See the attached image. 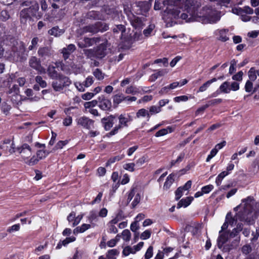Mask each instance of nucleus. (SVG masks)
<instances>
[{
    "label": "nucleus",
    "instance_id": "obj_29",
    "mask_svg": "<svg viewBox=\"0 0 259 259\" xmlns=\"http://www.w3.org/2000/svg\"><path fill=\"white\" fill-rule=\"evenodd\" d=\"M229 174V172L225 171V170L221 172L216 178L215 183H216L217 185L218 186H220L221 184L223 179L225 177L228 176Z\"/></svg>",
    "mask_w": 259,
    "mask_h": 259
},
{
    "label": "nucleus",
    "instance_id": "obj_63",
    "mask_svg": "<svg viewBox=\"0 0 259 259\" xmlns=\"http://www.w3.org/2000/svg\"><path fill=\"white\" fill-rule=\"evenodd\" d=\"M243 73L242 71L238 72L237 74L232 76V79L234 80L241 81Z\"/></svg>",
    "mask_w": 259,
    "mask_h": 259
},
{
    "label": "nucleus",
    "instance_id": "obj_37",
    "mask_svg": "<svg viewBox=\"0 0 259 259\" xmlns=\"http://www.w3.org/2000/svg\"><path fill=\"white\" fill-rule=\"evenodd\" d=\"M87 17L90 19H102V17L100 15L99 13L93 11L89 12L87 14Z\"/></svg>",
    "mask_w": 259,
    "mask_h": 259
},
{
    "label": "nucleus",
    "instance_id": "obj_62",
    "mask_svg": "<svg viewBox=\"0 0 259 259\" xmlns=\"http://www.w3.org/2000/svg\"><path fill=\"white\" fill-rule=\"evenodd\" d=\"M184 194V191L181 187H179L175 192L176 199H179Z\"/></svg>",
    "mask_w": 259,
    "mask_h": 259
},
{
    "label": "nucleus",
    "instance_id": "obj_64",
    "mask_svg": "<svg viewBox=\"0 0 259 259\" xmlns=\"http://www.w3.org/2000/svg\"><path fill=\"white\" fill-rule=\"evenodd\" d=\"M94 80L93 77L89 76L84 81V86L86 88H88L90 87L93 83Z\"/></svg>",
    "mask_w": 259,
    "mask_h": 259
},
{
    "label": "nucleus",
    "instance_id": "obj_7",
    "mask_svg": "<svg viewBox=\"0 0 259 259\" xmlns=\"http://www.w3.org/2000/svg\"><path fill=\"white\" fill-rule=\"evenodd\" d=\"M239 89V83L237 82H224L219 87L220 93L229 94L231 91H236Z\"/></svg>",
    "mask_w": 259,
    "mask_h": 259
},
{
    "label": "nucleus",
    "instance_id": "obj_26",
    "mask_svg": "<svg viewBox=\"0 0 259 259\" xmlns=\"http://www.w3.org/2000/svg\"><path fill=\"white\" fill-rule=\"evenodd\" d=\"M7 94L11 95L12 96H14L17 99V97L19 94V89L18 87L15 84L9 88V90L7 91Z\"/></svg>",
    "mask_w": 259,
    "mask_h": 259
},
{
    "label": "nucleus",
    "instance_id": "obj_22",
    "mask_svg": "<svg viewBox=\"0 0 259 259\" xmlns=\"http://www.w3.org/2000/svg\"><path fill=\"white\" fill-rule=\"evenodd\" d=\"M92 227V225L90 224H83L79 227L75 228L73 231V234L77 235L78 233H82L84 232L87 230L90 229Z\"/></svg>",
    "mask_w": 259,
    "mask_h": 259
},
{
    "label": "nucleus",
    "instance_id": "obj_18",
    "mask_svg": "<svg viewBox=\"0 0 259 259\" xmlns=\"http://www.w3.org/2000/svg\"><path fill=\"white\" fill-rule=\"evenodd\" d=\"M108 26L106 25L104 26V28L103 30H101L97 26L95 25H90L86 26L84 27L82 29V32L83 33H86V32H91V33H96L100 30L102 31H106L107 30Z\"/></svg>",
    "mask_w": 259,
    "mask_h": 259
},
{
    "label": "nucleus",
    "instance_id": "obj_58",
    "mask_svg": "<svg viewBox=\"0 0 259 259\" xmlns=\"http://www.w3.org/2000/svg\"><path fill=\"white\" fill-rule=\"evenodd\" d=\"M217 150H216L214 148H213L211 151L210 152L209 154L207 156L206 158V162H209L210 159H211L213 157H214L218 153Z\"/></svg>",
    "mask_w": 259,
    "mask_h": 259
},
{
    "label": "nucleus",
    "instance_id": "obj_12",
    "mask_svg": "<svg viewBox=\"0 0 259 259\" xmlns=\"http://www.w3.org/2000/svg\"><path fill=\"white\" fill-rule=\"evenodd\" d=\"M100 101L99 107L103 110H108L111 107V102L107 99H105L104 96H101L99 98Z\"/></svg>",
    "mask_w": 259,
    "mask_h": 259
},
{
    "label": "nucleus",
    "instance_id": "obj_49",
    "mask_svg": "<svg viewBox=\"0 0 259 259\" xmlns=\"http://www.w3.org/2000/svg\"><path fill=\"white\" fill-rule=\"evenodd\" d=\"M93 74L98 80H102L104 78V74L99 69H96Z\"/></svg>",
    "mask_w": 259,
    "mask_h": 259
},
{
    "label": "nucleus",
    "instance_id": "obj_56",
    "mask_svg": "<svg viewBox=\"0 0 259 259\" xmlns=\"http://www.w3.org/2000/svg\"><path fill=\"white\" fill-rule=\"evenodd\" d=\"M213 189V186L212 185H208L203 187L201 190L203 194H208Z\"/></svg>",
    "mask_w": 259,
    "mask_h": 259
},
{
    "label": "nucleus",
    "instance_id": "obj_28",
    "mask_svg": "<svg viewBox=\"0 0 259 259\" xmlns=\"http://www.w3.org/2000/svg\"><path fill=\"white\" fill-rule=\"evenodd\" d=\"M174 182V175L172 174H170L166 178V180L163 186V189L165 190H168Z\"/></svg>",
    "mask_w": 259,
    "mask_h": 259
},
{
    "label": "nucleus",
    "instance_id": "obj_15",
    "mask_svg": "<svg viewBox=\"0 0 259 259\" xmlns=\"http://www.w3.org/2000/svg\"><path fill=\"white\" fill-rule=\"evenodd\" d=\"M75 45L70 44L67 47V48H64L62 50L61 53H62L63 58L65 60L67 59L70 55L75 51Z\"/></svg>",
    "mask_w": 259,
    "mask_h": 259
},
{
    "label": "nucleus",
    "instance_id": "obj_25",
    "mask_svg": "<svg viewBox=\"0 0 259 259\" xmlns=\"http://www.w3.org/2000/svg\"><path fill=\"white\" fill-rule=\"evenodd\" d=\"M217 80V79L216 78H213L209 80H207L199 87L197 92H203L205 91L211 83L215 82Z\"/></svg>",
    "mask_w": 259,
    "mask_h": 259
},
{
    "label": "nucleus",
    "instance_id": "obj_52",
    "mask_svg": "<svg viewBox=\"0 0 259 259\" xmlns=\"http://www.w3.org/2000/svg\"><path fill=\"white\" fill-rule=\"evenodd\" d=\"M153 248L152 246H150L147 249L146 253L145 254V259H150L153 256Z\"/></svg>",
    "mask_w": 259,
    "mask_h": 259
},
{
    "label": "nucleus",
    "instance_id": "obj_3",
    "mask_svg": "<svg viewBox=\"0 0 259 259\" xmlns=\"http://www.w3.org/2000/svg\"><path fill=\"white\" fill-rule=\"evenodd\" d=\"M243 230L242 224H238L236 228H234L231 232L228 231L226 230H222L219 231V236L218 238V246L221 249L223 245L232 238H235V241L237 243L240 241V236L239 233Z\"/></svg>",
    "mask_w": 259,
    "mask_h": 259
},
{
    "label": "nucleus",
    "instance_id": "obj_17",
    "mask_svg": "<svg viewBox=\"0 0 259 259\" xmlns=\"http://www.w3.org/2000/svg\"><path fill=\"white\" fill-rule=\"evenodd\" d=\"M168 71L166 69H160L155 70V72L153 73L149 77V80L150 81H154L158 78L164 76L165 74H167Z\"/></svg>",
    "mask_w": 259,
    "mask_h": 259
},
{
    "label": "nucleus",
    "instance_id": "obj_11",
    "mask_svg": "<svg viewBox=\"0 0 259 259\" xmlns=\"http://www.w3.org/2000/svg\"><path fill=\"white\" fill-rule=\"evenodd\" d=\"M115 117L114 115H110L102 119V122L106 131L109 130L113 125Z\"/></svg>",
    "mask_w": 259,
    "mask_h": 259
},
{
    "label": "nucleus",
    "instance_id": "obj_23",
    "mask_svg": "<svg viewBox=\"0 0 259 259\" xmlns=\"http://www.w3.org/2000/svg\"><path fill=\"white\" fill-rule=\"evenodd\" d=\"M74 64L71 63L70 64H66L62 66V70L65 72L66 73H71L72 72L76 73L77 70Z\"/></svg>",
    "mask_w": 259,
    "mask_h": 259
},
{
    "label": "nucleus",
    "instance_id": "obj_43",
    "mask_svg": "<svg viewBox=\"0 0 259 259\" xmlns=\"http://www.w3.org/2000/svg\"><path fill=\"white\" fill-rule=\"evenodd\" d=\"M141 199V194L138 192H136V194L135 195V196L134 197V200L132 202V205L133 207H135L138 205V204L140 202Z\"/></svg>",
    "mask_w": 259,
    "mask_h": 259
},
{
    "label": "nucleus",
    "instance_id": "obj_20",
    "mask_svg": "<svg viewBox=\"0 0 259 259\" xmlns=\"http://www.w3.org/2000/svg\"><path fill=\"white\" fill-rule=\"evenodd\" d=\"M131 23L134 27L138 29H141L143 25L142 20L140 18L136 16H134L133 19H131Z\"/></svg>",
    "mask_w": 259,
    "mask_h": 259
},
{
    "label": "nucleus",
    "instance_id": "obj_27",
    "mask_svg": "<svg viewBox=\"0 0 259 259\" xmlns=\"http://www.w3.org/2000/svg\"><path fill=\"white\" fill-rule=\"evenodd\" d=\"M48 32L51 35L58 37L63 34L64 31L63 29H59L58 27L56 26L49 30Z\"/></svg>",
    "mask_w": 259,
    "mask_h": 259
},
{
    "label": "nucleus",
    "instance_id": "obj_42",
    "mask_svg": "<svg viewBox=\"0 0 259 259\" xmlns=\"http://www.w3.org/2000/svg\"><path fill=\"white\" fill-rule=\"evenodd\" d=\"M35 80L41 88H45L47 87V83L46 81L43 80L42 78L40 76H36Z\"/></svg>",
    "mask_w": 259,
    "mask_h": 259
},
{
    "label": "nucleus",
    "instance_id": "obj_46",
    "mask_svg": "<svg viewBox=\"0 0 259 259\" xmlns=\"http://www.w3.org/2000/svg\"><path fill=\"white\" fill-rule=\"evenodd\" d=\"M123 101H125V98L122 95H116L113 97V103L114 104H118Z\"/></svg>",
    "mask_w": 259,
    "mask_h": 259
},
{
    "label": "nucleus",
    "instance_id": "obj_6",
    "mask_svg": "<svg viewBox=\"0 0 259 259\" xmlns=\"http://www.w3.org/2000/svg\"><path fill=\"white\" fill-rule=\"evenodd\" d=\"M119 124L116 125L113 129L109 133L110 136H113L116 134L119 130L127 127L128 122L132 120V117L128 114H121L118 117Z\"/></svg>",
    "mask_w": 259,
    "mask_h": 259
},
{
    "label": "nucleus",
    "instance_id": "obj_10",
    "mask_svg": "<svg viewBox=\"0 0 259 259\" xmlns=\"http://www.w3.org/2000/svg\"><path fill=\"white\" fill-rule=\"evenodd\" d=\"M77 124L87 129H90L93 125L94 121L85 116H82L77 119Z\"/></svg>",
    "mask_w": 259,
    "mask_h": 259
},
{
    "label": "nucleus",
    "instance_id": "obj_57",
    "mask_svg": "<svg viewBox=\"0 0 259 259\" xmlns=\"http://www.w3.org/2000/svg\"><path fill=\"white\" fill-rule=\"evenodd\" d=\"M76 240V238L74 236H71L69 237H67L64 240H62L63 246H66L67 244L71 242H73L75 241Z\"/></svg>",
    "mask_w": 259,
    "mask_h": 259
},
{
    "label": "nucleus",
    "instance_id": "obj_51",
    "mask_svg": "<svg viewBox=\"0 0 259 259\" xmlns=\"http://www.w3.org/2000/svg\"><path fill=\"white\" fill-rule=\"evenodd\" d=\"M48 154L46 151L40 150L37 151L36 156L39 160L45 158L47 156Z\"/></svg>",
    "mask_w": 259,
    "mask_h": 259
},
{
    "label": "nucleus",
    "instance_id": "obj_59",
    "mask_svg": "<svg viewBox=\"0 0 259 259\" xmlns=\"http://www.w3.org/2000/svg\"><path fill=\"white\" fill-rule=\"evenodd\" d=\"M0 17L3 21H5L10 18V15L7 11H2L0 13Z\"/></svg>",
    "mask_w": 259,
    "mask_h": 259
},
{
    "label": "nucleus",
    "instance_id": "obj_8",
    "mask_svg": "<svg viewBox=\"0 0 259 259\" xmlns=\"http://www.w3.org/2000/svg\"><path fill=\"white\" fill-rule=\"evenodd\" d=\"M17 151L21 154L24 162L30 157L32 154L31 147L26 143L23 144L20 147H17Z\"/></svg>",
    "mask_w": 259,
    "mask_h": 259
},
{
    "label": "nucleus",
    "instance_id": "obj_48",
    "mask_svg": "<svg viewBox=\"0 0 259 259\" xmlns=\"http://www.w3.org/2000/svg\"><path fill=\"white\" fill-rule=\"evenodd\" d=\"M88 221L90 223H92L94 221H96L98 219V215L95 211H92L90 212L88 217Z\"/></svg>",
    "mask_w": 259,
    "mask_h": 259
},
{
    "label": "nucleus",
    "instance_id": "obj_55",
    "mask_svg": "<svg viewBox=\"0 0 259 259\" xmlns=\"http://www.w3.org/2000/svg\"><path fill=\"white\" fill-rule=\"evenodd\" d=\"M151 235V232L149 230H147L141 234L140 238L141 239L146 240L149 239Z\"/></svg>",
    "mask_w": 259,
    "mask_h": 259
},
{
    "label": "nucleus",
    "instance_id": "obj_44",
    "mask_svg": "<svg viewBox=\"0 0 259 259\" xmlns=\"http://www.w3.org/2000/svg\"><path fill=\"white\" fill-rule=\"evenodd\" d=\"M161 111L160 107L157 106H152L149 108V113H150V116L151 115H153L155 114H157L159 113Z\"/></svg>",
    "mask_w": 259,
    "mask_h": 259
},
{
    "label": "nucleus",
    "instance_id": "obj_2",
    "mask_svg": "<svg viewBox=\"0 0 259 259\" xmlns=\"http://www.w3.org/2000/svg\"><path fill=\"white\" fill-rule=\"evenodd\" d=\"M241 208L243 209V214L239 211L233 217L231 212L227 214L225 222L222 226V230H227L229 225L231 227L234 226L238 220L244 221L247 225H252L254 223L255 220L258 215L259 204L255 203L253 198L249 196L242 200L240 205L235 207L234 210L236 212Z\"/></svg>",
    "mask_w": 259,
    "mask_h": 259
},
{
    "label": "nucleus",
    "instance_id": "obj_21",
    "mask_svg": "<svg viewBox=\"0 0 259 259\" xmlns=\"http://www.w3.org/2000/svg\"><path fill=\"white\" fill-rule=\"evenodd\" d=\"M193 200V197H187L181 199L177 205V208H180L182 207H186L189 205Z\"/></svg>",
    "mask_w": 259,
    "mask_h": 259
},
{
    "label": "nucleus",
    "instance_id": "obj_40",
    "mask_svg": "<svg viewBox=\"0 0 259 259\" xmlns=\"http://www.w3.org/2000/svg\"><path fill=\"white\" fill-rule=\"evenodd\" d=\"M191 97L192 96L191 95H190L189 97L186 95H183L175 97L174 98V101L176 103H180L181 102H186L189 100V98Z\"/></svg>",
    "mask_w": 259,
    "mask_h": 259
},
{
    "label": "nucleus",
    "instance_id": "obj_45",
    "mask_svg": "<svg viewBox=\"0 0 259 259\" xmlns=\"http://www.w3.org/2000/svg\"><path fill=\"white\" fill-rule=\"evenodd\" d=\"M135 163L133 162L127 163L123 165L124 169L130 172H133L135 170Z\"/></svg>",
    "mask_w": 259,
    "mask_h": 259
},
{
    "label": "nucleus",
    "instance_id": "obj_14",
    "mask_svg": "<svg viewBox=\"0 0 259 259\" xmlns=\"http://www.w3.org/2000/svg\"><path fill=\"white\" fill-rule=\"evenodd\" d=\"M96 58H102L106 54V43L101 44L96 49Z\"/></svg>",
    "mask_w": 259,
    "mask_h": 259
},
{
    "label": "nucleus",
    "instance_id": "obj_16",
    "mask_svg": "<svg viewBox=\"0 0 259 259\" xmlns=\"http://www.w3.org/2000/svg\"><path fill=\"white\" fill-rule=\"evenodd\" d=\"M47 73L49 76L53 79H58L60 76H63L62 74L58 73L55 69V67L53 65H49L48 66Z\"/></svg>",
    "mask_w": 259,
    "mask_h": 259
},
{
    "label": "nucleus",
    "instance_id": "obj_24",
    "mask_svg": "<svg viewBox=\"0 0 259 259\" xmlns=\"http://www.w3.org/2000/svg\"><path fill=\"white\" fill-rule=\"evenodd\" d=\"M53 51L48 47L40 48L38 51V54L42 57H50L52 55Z\"/></svg>",
    "mask_w": 259,
    "mask_h": 259
},
{
    "label": "nucleus",
    "instance_id": "obj_13",
    "mask_svg": "<svg viewBox=\"0 0 259 259\" xmlns=\"http://www.w3.org/2000/svg\"><path fill=\"white\" fill-rule=\"evenodd\" d=\"M98 40V39L97 38H89L85 37L83 40L79 41L78 45L80 48L88 47L96 43Z\"/></svg>",
    "mask_w": 259,
    "mask_h": 259
},
{
    "label": "nucleus",
    "instance_id": "obj_54",
    "mask_svg": "<svg viewBox=\"0 0 259 259\" xmlns=\"http://www.w3.org/2000/svg\"><path fill=\"white\" fill-rule=\"evenodd\" d=\"M245 91L248 93L253 91V83L250 80H247L245 85Z\"/></svg>",
    "mask_w": 259,
    "mask_h": 259
},
{
    "label": "nucleus",
    "instance_id": "obj_31",
    "mask_svg": "<svg viewBox=\"0 0 259 259\" xmlns=\"http://www.w3.org/2000/svg\"><path fill=\"white\" fill-rule=\"evenodd\" d=\"M173 131L172 129L170 127H167L166 128H163L159 131H158L156 134L155 136L156 137H159L161 136H164L167 134L168 133H171Z\"/></svg>",
    "mask_w": 259,
    "mask_h": 259
},
{
    "label": "nucleus",
    "instance_id": "obj_5",
    "mask_svg": "<svg viewBox=\"0 0 259 259\" xmlns=\"http://www.w3.org/2000/svg\"><path fill=\"white\" fill-rule=\"evenodd\" d=\"M71 81L69 77L65 76H60L52 82V87L55 92H61L64 88L69 86Z\"/></svg>",
    "mask_w": 259,
    "mask_h": 259
},
{
    "label": "nucleus",
    "instance_id": "obj_60",
    "mask_svg": "<svg viewBox=\"0 0 259 259\" xmlns=\"http://www.w3.org/2000/svg\"><path fill=\"white\" fill-rule=\"evenodd\" d=\"M74 85L75 86L77 90L79 92H83L84 91V83H82L80 82H74Z\"/></svg>",
    "mask_w": 259,
    "mask_h": 259
},
{
    "label": "nucleus",
    "instance_id": "obj_47",
    "mask_svg": "<svg viewBox=\"0 0 259 259\" xmlns=\"http://www.w3.org/2000/svg\"><path fill=\"white\" fill-rule=\"evenodd\" d=\"M155 28V25L154 24H150L149 26H148V27L146 29H145L144 31H143V33L145 35V36H149L151 35L152 32L153 31V30H154Z\"/></svg>",
    "mask_w": 259,
    "mask_h": 259
},
{
    "label": "nucleus",
    "instance_id": "obj_32",
    "mask_svg": "<svg viewBox=\"0 0 259 259\" xmlns=\"http://www.w3.org/2000/svg\"><path fill=\"white\" fill-rule=\"evenodd\" d=\"M39 159L37 158L36 156L33 155L31 158L29 157L25 160L24 162L29 166H32L37 163Z\"/></svg>",
    "mask_w": 259,
    "mask_h": 259
},
{
    "label": "nucleus",
    "instance_id": "obj_41",
    "mask_svg": "<svg viewBox=\"0 0 259 259\" xmlns=\"http://www.w3.org/2000/svg\"><path fill=\"white\" fill-rule=\"evenodd\" d=\"M125 93L127 94L136 95L139 93V91L135 87L131 85L126 88Z\"/></svg>",
    "mask_w": 259,
    "mask_h": 259
},
{
    "label": "nucleus",
    "instance_id": "obj_36",
    "mask_svg": "<svg viewBox=\"0 0 259 259\" xmlns=\"http://www.w3.org/2000/svg\"><path fill=\"white\" fill-rule=\"evenodd\" d=\"M121 237L124 241H129L131 238V233L128 230H124L121 233Z\"/></svg>",
    "mask_w": 259,
    "mask_h": 259
},
{
    "label": "nucleus",
    "instance_id": "obj_1",
    "mask_svg": "<svg viewBox=\"0 0 259 259\" xmlns=\"http://www.w3.org/2000/svg\"><path fill=\"white\" fill-rule=\"evenodd\" d=\"M234 1H210L201 3V1H155V10L163 11V19L166 27H171L176 23L175 20L181 19L186 22L198 21L203 24H214L219 22L224 15V8H231L234 14L240 15L244 22L251 20L246 14H252L253 10L249 7L241 8L239 3Z\"/></svg>",
    "mask_w": 259,
    "mask_h": 259
},
{
    "label": "nucleus",
    "instance_id": "obj_39",
    "mask_svg": "<svg viewBox=\"0 0 259 259\" xmlns=\"http://www.w3.org/2000/svg\"><path fill=\"white\" fill-rule=\"evenodd\" d=\"M113 31L114 33H121V37L123 35V33L125 32V28L122 25H118L116 26L113 29Z\"/></svg>",
    "mask_w": 259,
    "mask_h": 259
},
{
    "label": "nucleus",
    "instance_id": "obj_4",
    "mask_svg": "<svg viewBox=\"0 0 259 259\" xmlns=\"http://www.w3.org/2000/svg\"><path fill=\"white\" fill-rule=\"evenodd\" d=\"M24 51L25 47L21 41H16V46H13L12 48V53L8 54L7 52L5 57L12 61H17Z\"/></svg>",
    "mask_w": 259,
    "mask_h": 259
},
{
    "label": "nucleus",
    "instance_id": "obj_61",
    "mask_svg": "<svg viewBox=\"0 0 259 259\" xmlns=\"http://www.w3.org/2000/svg\"><path fill=\"white\" fill-rule=\"evenodd\" d=\"M68 143V141L67 140L65 141H59L55 146V148L57 149H62L63 148L64 146H65L66 145H67Z\"/></svg>",
    "mask_w": 259,
    "mask_h": 259
},
{
    "label": "nucleus",
    "instance_id": "obj_30",
    "mask_svg": "<svg viewBox=\"0 0 259 259\" xmlns=\"http://www.w3.org/2000/svg\"><path fill=\"white\" fill-rule=\"evenodd\" d=\"M124 157V154L118 155L110 158L106 163V166H108L116 161H118Z\"/></svg>",
    "mask_w": 259,
    "mask_h": 259
},
{
    "label": "nucleus",
    "instance_id": "obj_35",
    "mask_svg": "<svg viewBox=\"0 0 259 259\" xmlns=\"http://www.w3.org/2000/svg\"><path fill=\"white\" fill-rule=\"evenodd\" d=\"M134 247L130 246H126L124 247L122 251V254L124 256H128L130 254H135L136 252L134 249Z\"/></svg>",
    "mask_w": 259,
    "mask_h": 259
},
{
    "label": "nucleus",
    "instance_id": "obj_9",
    "mask_svg": "<svg viewBox=\"0 0 259 259\" xmlns=\"http://www.w3.org/2000/svg\"><path fill=\"white\" fill-rule=\"evenodd\" d=\"M29 65L31 67L37 70L40 74L46 72L45 68L40 65V62L35 57H32L29 60Z\"/></svg>",
    "mask_w": 259,
    "mask_h": 259
},
{
    "label": "nucleus",
    "instance_id": "obj_19",
    "mask_svg": "<svg viewBox=\"0 0 259 259\" xmlns=\"http://www.w3.org/2000/svg\"><path fill=\"white\" fill-rule=\"evenodd\" d=\"M31 11L30 8L22 10L20 12V22L22 24H25L27 20L30 18V12Z\"/></svg>",
    "mask_w": 259,
    "mask_h": 259
},
{
    "label": "nucleus",
    "instance_id": "obj_50",
    "mask_svg": "<svg viewBox=\"0 0 259 259\" xmlns=\"http://www.w3.org/2000/svg\"><path fill=\"white\" fill-rule=\"evenodd\" d=\"M220 36L219 39L223 41H226L229 39L228 37L227 36V31L226 30H221L219 31Z\"/></svg>",
    "mask_w": 259,
    "mask_h": 259
},
{
    "label": "nucleus",
    "instance_id": "obj_34",
    "mask_svg": "<svg viewBox=\"0 0 259 259\" xmlns=\"http://www.w3.org/2000/svg\"><path fill=\"white\" fill-rule=\"evenodd\" d=\"M85 55L88 58L93 59L96 58V50L87 49L84 50Z\"/></svg>",
    "mask_w": 259,
    "mask_h": 259
},
{
    "label": "nucleus",
    "instance_id": "obj_33",
    "mask_svg": "<svg viewBox=\"0 0 259 259\" xmlns=\"http://www.w3.org/2000/svg\"><path fill=\"white\" fill-rule=\"evenodd\" d=\"M119 253V251L116 249H110L107 252V256L109 259H115Z\"/></svg>",
    "mask_w": 259,
    "mask_h": 259
},
{
    "label": "nucleus",
    "instance_id": "obj_53",
    "mask_svg": "<svg viewBox=\"0 0 259 259\" xmlns=\"http://www.w3.org/2000/svg\"><path fill=\"white\" fill-rule=\"evenodd\" d=\"M97 104V101L96 100H93L90 102H85L84 104V106L86 109L93 108Z\"/></svg>",
    "mask_w": 259,
    "mask_h": 259
},
{
    "label": "nucleus",
    "instance_id": "obj_38",
    "mask_svg": "<svg viewBox=\"0 0 259 259\" xmlns=\"http://www.w3.org/2000/svg\"><path fill=\"white\" fill-rule=\"evenodd\" d=\"M136 115L137 117L147 116L148 119L150 118V113L148 111L145 109H141L137 112Z\"/></svg>",
    "mask_w": 259,
    "mask_h": 259
}]
</instances>
